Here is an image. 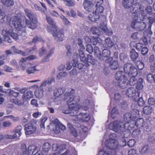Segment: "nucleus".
I'll use <instances>...</instances> for the list:
<instances>
[{
  "instance_id": "34",
  "label": "nucleus",
  "mask_w": 155,
  "mask_h": 155,
  "mask_svg": "<svg viewBox=\"0 0 155 155\" xmlns=\"http://www.w3.org/2000/svg\"><path fill=\"white\" fill-rule=\"evenodd\" d=\"M137 85L136 87L137 89L138 90H140L143 87V79L141 78H140L138 79V81L136 83Z\"/></svg>"
},
{
  "instance_id": "5",
  "label": "nucleus",
  "mask_w": 155,
  "mask_h": 155,
  "mask_svg": "<svg viewBox=\"0 0 155 155\" xmlns=\"http://www.w3.org/2000/svg\"><path fill=\"white\" fill-rule=\"evenodd\" d=\"M75 93L74 89H70L69 92H67L64 94V100L68 99V101H70V103L72 104H78L80 101V98L79 96H74Z\"/></svg>"
},
{
  "instance_id": "53",
  "label": "nucleus",
  "mask_w": 155,
  "mask_h": 155,
  "mask_svg": "<svg viewBox=\"0 0 155 155\" xmlns=\"http://www.w3.org/2000/svg\"><path fill=\"white\" fill-rule=\"evenodd\" d=\"M67 76V73L63 71L59 72L57 75V78L60 79L62 78L66 77Z\"/></svg>"
},
{
  "instance_id": "14",
  "label": "nucleus",
  "mask_w": 155,
  "mask_h": 155,
  "mask_svg": "<svg viewBox=\"0 0 155 155\" xmlns=\"http://www.w3.org/2000/svg\"><path fill=\"white\" fill-rule=\"evenodd\" d=\"M134 124H131L130 128H134V125L136 126L137 127L139 128L143 127L145 125V122L144 121L143 119L142 118H139L137 119L136 121L135 120H134Z\"/></svg>"
},
{
  "instance_id": "50",
  "label": "nucleus",
  "mask_w": 155,
  "mask_h": 155,
  "mask_svg": "<svg viewBox=\"0 0 155 155\" xmlns=\"http://www.w3.org/2000/svg\"><path fill=\"white\" fill-rule=\"evenodd\" d=\"M99 39H100V38L98 37H93L92 38V41L91 43L93 44L94 45H96L99 42Z\"/></svg>"
},
{
  "instance_id": "37",
  "label": "nucleus",
  "mask_w": 155,
  "mask_h": 155,
  "mask_svg": "<svg viewBox=\"0 0 155 155\" xmlns=\"http://www.w3.org/2000/svg\"><path fill=\"white\" fill-rule=\"evenodd\" d=\"M119 114L118 110L116 107H114L111 111V117L113 118H115L117 115Z\"/></svg>"
},
{
  "instance_id": "6",
  "label": "nucleus",
  "mask_w": 155,
  "mask_h": 155,
  "mask_svg": "<svg viewBox=\"0 0 155 155\" xmlns=\"http://www.w3.org/2000/svg\"><path fill=\"white\" fill-rule=\"evenodd\" d=\"M37 122L35 120H31L25 126V130L26 135H30L33 133L36 130Z\"/></svg>"
},
{
  "instance_id": "51",
  "label": "nucleus",
  "mask_w": 155,
  "mask_h": 155,
  "mask_svg": "<svg viewBox=\"0 0 155 155\" xmlns=\"http://www.w3.org/2000/svg\"><path fill=\"white\" fill-rule=\"evenodd\" d=\"M37 49V47L35 45H34L33 47L29 48H28L25 50V51L28 55L30 54V53H31L32 52L35 51Z\"/></svg>"
},
{
  "instance_id": "17",
  "label": "nucleus",
  "mask_w": 155,
  "mask_h": 155,
  "mask_svg": "<svg viewBox=\"0 0 155 155\" xmlns=\"http://www.w3.org/2000/svg\"><path fill=\"white\" fill-rule=\"evenodd\" d=\"M112 59V58H109L107 59V60H106L105 61L107 62V61L109 62V65L110 66V68L112 70L116 69H117L119 67V64L118 62L117 61H114L111 64L110 63Z\"/></svg>"
},
{
  "instance_id": "31",
  "label": "nucleus",
  "mask_w": 155,
  "mask_h": 155,
  "mask_svg": "<svg viewBox=\"0 0 155 155\" xmlns=\"http://www.w3.org/2000/svg\"><path fill=\"white\" fill-rule=\"evenodd\" d=\"M81 61L84 63L87 62V56H85L83 51H78Z\"/></svg>"
},
{
  "instance_id": "11",
  "label": "nucleus",
  "mask_w": 155,
  "mask_h": 155,
  "mask_svg": "<svg viewBox=\"0 0 155 155\" xmlns=\"http://www.w3.org/2000/svg\"><path fill=\"white\" fill-rule=\"evenodd\" d=\"M90 115L86 113H81L75 118H72V120L73 121H82L87 122L90 119Z\"/></svg>"
},
{
  "instance_id": "26",
  "label": "nucleus",
  "mask_w": 155,
  "mask_h": 155,
  "mask_svg": "<svg viewBox=\"0 0 155 155\" xmlns=\"http://www.w3.org/2000/svg\"><path fill=\"white\" fill-rule=\"evenodd\" d=\"M94 54L96 57L100 59H101L102 54L99 48L96 46H95L94 48Z\"/></svg>"
},
{
  "instance_id": "41",
  "label": "nucleus",
  "mask_w": 155,
  "mask_h": 155,
  "mask_svg": "<svg viewBox=\"0 0 155 155\" xmlns=\"http://www.w3.org/2000/svg\"><path fill=\"white\" fill-rule=\"evenodd\" d=\"M96 9L95 12L97 14L99 15V14L102 13L104 11V8L101 5H100L96 6Z\"/></svg>"
},
{
  "instance_id": "4",
  "label": "nucleus",
  "mask_w": 155,
  "mask_h": 155,
  "mask_svg": "<svg viewBox=\"0 0 155 155\" xmlns=\"http://www.w3.org/2000/svg\"><path fill=\"white\" fill-rule=\"evenodd\" d=\"M106 147L110 150V152L111 153H106V152L104 151V153L106 155H116V152L118 148L119 147V144L116 140L114 139H110L107 140L105 143ZM101 151H100L99 152V155H101ZM102 155H105L103 154Z\"/></svg>"
},
{
  "instance_id": "23",
  "label": "nucleus",
  "mask_w": 155,
  "mask_h": 155,
  "mask_svg": "<svg viewBox=\"0 0 155 155\" xmlns=\"http://www.w3.org/2000/svg\"><path fill=\"white\" fill-rule=\"evenodd\" d=\"M2 35L4 36V40L8 43L12 42V40L8 36L9 35L8 31L7 30H4L2 31Z\"/></svg>"
},
{
  "instance_id": "58",
  "label": "nucleus",
  "mask_w": 155,
  "mask_h": 155,
  "mask_svg": "<svg viewBox=\"0 0 155 155\" xmlns=\"http://www.w3.org/2000/svg\"><path fill=\"white\" fill-rule=\"evenodd\" d=\"M22 129V127L21 126H18L16 127L15 132L18 134L19 137L21 135V130Z\"/></svg>"
},
{
  "instance_id": "16",
  "label": "nucleus",
  "mask_w": 155,
  "mask_h": 155,
  "mask_svg": "<svg viewBox=\"0 0 155 155\" xmlns=\"http://www.w3.org/2000/svg\"><path fill=\"white\" fill-rule=\"evenodd\" d=\"M115 78L117 81H121V80L127 78L125 76L124 72L122 71L117 72L115 74Z\"/></svg>"
},
{
  "instance_id": "9",
  "label": "nucleus",
  "mask_w": 155,
  "mask_h": 155,
  "mask_svg": "<svg viewBox=\"0 0 155 155\" xmlns=\"http://www.w3.org/2000/svg\"><path fill=\"white\" fill-rule=\"evenodd\" d=\"M67 104L71 111L66 113H69L70 115L72 117V118H75L79 114L78 110L80 108V105L78 104H72L70 103V101L67 102Z\"/></svg>"
},
{
  "instance_id": "49",
  "label": "nucleus",
  "mask_w": 155,
  "mask_h": 155,
  "mask_svg": "<svg viewBox=\"0 0 155 155\" xmlns=\"http://www.w3.org/2000/svg\"><path fill=\"white\" fill-rule=\"evenodd\" d=\"M64 24L66 25H70L71 23L70 21L63 15L60 16Z\"/></svg>"
},
{
  "instance_id": "59",
  "label": "nucleus",
  "mask_w": 155,
  "mask_h": 155,
  "mask_svg": "<svg viewBox=\"0 0 155 155\" xmlns=\"http://www.w3.org/2000/svg\"><path fill=\"white\" fill-rule=\"evenodd\" d=\"M149 146L147 145H145L141 150V153H145L147 152L149 149Z\"/></svg>"
},
{
  "instance_id": "47",
  "label": "nucleus",
  "mask_w": 155,
  "mask_h": 155,
  "mask_svg": "<svg viewBox=\"0 0 155 155\" xmlns=\"http://www.w3.org/2000/svg\"><path fill=\"white\" fill-rule=\"evenodd\" d=\"M148 35V33L147 31H144L143 32L144 36L142 38V40L143 41L144 44L146 45L148 44L147 40V37Z\"/></svg>"
},
{
  "instance_id": "40",
  "label": "nucleus",
  "mask_w": 155,
  "mask_h": 155,
  "mask_svg": "<svg viewBox=\"0 0 155 155\" xmlns=\"http://www.w3.org/2000/svg\"><path fill=\"white\" fill-rule=\"evenodd\" d=\"M64 2L65 5L68 7L73 6L75 5V2L72 0H64Z\"/></svg>"
},
{
  "instance_id": "8",
  "label": "nucleus",
  "mask_w": 155,
  "mask_h": 155,
  "mask_svg": "<svg viewBox=\"0 0 155 155\" xmlns=\"http://www.w3.org/2000/svg\"><path fill=\"white\" fill-rule=\"evenodd\" d=\"M142 5L140 4L139 2H136L135 3L134 2L132 7V13H133L132 15L133 16L136 15H138V13L140 11L141 13H139V16L140 15H142L143 17V20L144 18L145 14L144 13V10H142Z\"/></svg>"
},
{
  "instance_id": "28",
  "label": "nucleus",
  "mask_w": 155,
  "mask_h": 155,
  "mask_svg": "<svg viewBox=\"0 0 155 155\" xmlns=\"http://www.w3.org/2000/svg\"><path fill=\"white\" fill-rule=\"evenodd\" d=\"M11 49L15 53L21 54L23 56L28 55V54L26 52H24L21 50H19L18 49L16 48L15 46H12Z\"/></svg>"
},
{
  "instance_id": "18",
  "label": "nucleus",
  "mask_w": 155,
  "mask_h": 155,
  "mask_svg": "<svg viewBox=\"0 0 155 155\" xmlns=\"http://www.w3.org/2000/svg\"><path fill=\"white\" fill-rule=\"evenodd\" d=\"M93 5L92 1L88 0H84L83 3V6L84 9L87 11L89 12Z\"/></svg>"
},
{
  "instance_id": "12",
  "label": "nucleus",
  "mask_w": 155,
  "mask_h": 155,
  "mask_svg": "<svg viewBox=\"0 0 155 155\" xmlns=\"http://www.w3.org/2000/svg\"><path fill=\"white\" fill-rule=\"evenodd\" d=\"M88 19L91 21H96L98 20L101 21V22L106 21V17L105 15H98L95 12L92 13L91 14H89L88 17Z\"/></svg>"
},
{
  "instance_id": "2",
  "label": "nucleus",
  "mask_w": 155,
  "mask_h": 155,
  "mask_svg": "<svg viewBox=\"0 0 155 155\" xmlns=\"http://www.w3.org/2000/svg\"><path fill=\"white\" fill-rule=\"evenodd\" d=\"M124 119L125 124L116 120L110 123L108 128L116 132L119 133L124 137L126 138L130 135V128L131 125L130 123H134L135 117L132 114L127 112L124 114Z\"/></svg>"
},
{
  "instance_id": "36",
  "label": "nucleus",
  "mask_w": 155,
  "mask_h": 155,
  "mask_svg": "<svg viewBox=\"0 0 155 155\" xmlns=\"http://www.w3.org/2000/svg\"><path fill=\"white\" fill-rule=\"evenodd\" d=\"M135 101H137L138 105L140 107H142L145 104V101L143 100V97H140V95H138V98Z\"/></svg>"
},
{
  "instance_id": "57",
  "label": "nucleus",
  "mask_w": 155,
  "mask_h": 155,
  "mask_svg": "<svg viewBox=\"0 0 155 155\" xmlns=\"http://www.w3.org/2000/svg\"><path fill=\"white\" fill-rule=\"evenodd\" d=\"M86 51H88L89 54H91L93 52V48L92 46L89 44L87 45Z\"/></svg>"
},
{
  "instance_id": "1",
  "label": "nucleus",
  "mask_w": 155,
  "mask_h": 155,
  "mask_svg": "<svg viewBox=\"0 0 155 155\" xmlns=\"http://www.w3.org/2000/svg\"><path fill=\"white\" fill-rule=\"evenodd\" d=\"M25 14L30 20L25 18V24L21 21V19L18 16H14L11 18L10 21L12 22L16 29L19 31L20 35L25 37L26 32L25 28L26 26L32 29H34L37 27L38 19L36 15L28 8L24 10Z\"/></svg>"
},
{
  "instance_id": "19",
  "label": "nucleus",
  "mask_w": 155,
  "mask_h": 155,
  "mask_svg": "<svg viewBox=\"0 0 155 155\" xmlns=\"http://www.w3.org/2000/svg\"><path fill=\"white\" fill-rule=\"evenodd\" d=\"M33 94L30 91H28L23 94L22 97L24 101H27L30 100L33 97Z\"/></svg>"
},
{
  "instance_id": "39",
  "label": "nucleus",
  "mask_w": 155,
  "mask_h": 155,
  "mask_svg": "<svg viewBox=\"0 0 155 155\" xmlns=\"http://www.w3.org/2000/svg\"><path fill=\"white\" fill-rule=\"evenodd\" d=\"M9 35L15 40H17L18 38V34L14 32L12 29H10L8 31Z\"/></svg>"
},
{
  "instance_id": "64",
  "label": "nucleus",
  "mask_w": 155,
  "mask_h": 155,
  "mask_svg": "<svg viewBox=\"0 0 155 155\" xmlns=\"http://www.w3.org/2000/svg\"><path fill=\"white\" fill-rule=\"evenodd\" d=\"M141 50V53L143 55L147 54L148 51V48L146 47H143Z\"/></svg>"
},
{
  "instance_id": "25",
  "label": "nucleus",
  "mask_w": 155,
  "mask_h": 155,
  "mask_svg": "<svg viewBox=\"0 0 155 155\" xmlns=\"http://www.w3.org/2000/svg\"><path fill=\"white\" fill-rule=\"evenodd\" d=\"M44 90L43 88H39L38 90L35 91V95L36 97L39 99L42 97L44 95Z\"/></svg>"
},
{
  "instance_id": "27",
  "label": "nucleus",
  "mask_w": 155,
  "mask_h": 155,
  "mask_svg": "<svg viewBox=\"0 0 155 155\" xmlns=\"http://www.w3.org/2000/svg\"><path fill=\"white\" fill-rule=\"evenodd\" d=\"M37 147L35 145L32 144L29 145L27 149V151L30 155H33L34 152L36 150Z\"/></svg>"
},
{
  "instance_id": "42",
  "label": "nucleus",
  "mask_w": 155,
  "mask_h": 155,
  "mask_svg": "<svg viewBox=\"0 0 155 155\" xmlns=\"http://www.w3.org/2000/svg\"><path fill=\"white\" fill-rule=\"evenodd\" d=\"M36 66H35L28 68L26 70V72L28 74L34 73V72L37 71H38L36 68Z\"/></svg>"
},
{
  "instance_id": "21",
  "label": "nucleus",
  "mask_w": 155,
  "mask_h": 155,
  "mask_svg": "<svg viewBox=\"0 0 155 155\" xmlns=\"http://www.w3.org/2000/svg\"><path fill=\"white\" fill-rule=\"evenodd\" d=\"M2 3L7 7H11L14 4V0H1Z\"/></svg>"
},
{
  "instance_id": "13",
  "label": "nucleus",
  "mask_w": 155,
  "mask_h": 155,
  "mask_svg": "<svg viewBox=\"0 0 155 155\" xmlns=\"http://www.w3.org/2000/svg\"><path fill=\"white\" fill-rule=\"evenodd\" d=\"M27 147L25 143H22L21 146L20 150L18 151L16 155H30L27 153ZM33 155H42V154L37 151Z\"/></svg>"
},
{
  "instance_id": "3",
  "label": "nucleus",
  "mask_w": 155,
  "mask_h": 155,
  "mask_svg": "<svg viewBox=\"0 0 155 155\" xmlns=\"http://www.w3.org/2000/svg\"><path fill=\"white\" fill-rule=\"evenodd\" d=\"M46 18L48 23L50 25L47 26V31L51 34L54 37H58L60 41H62L64 36L63 31L58 30L56 23L51 17L46 15Z\"/></svg>"
},
{
  "instance_id": "38",
  "label": "nucleus",
  "mask_w": 155,
  "mask_h": 155,
  "mask_svg": "<svg viewBox=\"0 0 155 155\" xmlns=\"http://www.w3.org/2000/svg\"><path fill=\"white\" fill-rule=\"evenodd\" d=\"M105 44L107 47H112L114 45V43L110 38H107L105 40Z\"/></svg>"
},
{
  "instance_id": "20",
  "label": "nucleus",
  "mask_w": 155,
  "mask_h": 155,
  "mask_svg": "<svg viewBox=\"0 0 155 155\" xmlns=\"http://www.w3.org/2000/svg\"><path fill=\"white\" fill-rule=\"evenodd\" d=\"M138 56V54L136 51L135 49H132L130 51V57L132 61H135Z\"/></svg>"
},
{
  "instance_id": "55",
  "label": "nucleus",
  "mask_w": 155,
  "mask_h": 155,
  "mask_svg": "<svg viewBox=\"0 0 155 155\" xmlns=\"http://www.w3.org/2000/svg\"><path fill=\"white\" fill-rule=\"evenodd\" d=\"M66 48L68 50L67 53V55L68 57H71V55L72 53L71 52V47L70 45H66Z\"/></svg>"
},
{
  "instance_id": "30",
  "label": "nucleus",
  "mask_w": 155,
  "mask_h": 155,
  "mask_svg": "<svg viewBox=\"0 0 155 155\" xmlns=\"http://www.w3.org/2000/svg\"><path fill=\"white\" fill-rule=\"evenodd\" d=\"M65 91V89L64 87H60L58 88L57 90L58 93H54V96L58 97L63 94Z\"/></svg>"
},
{
  "instance_id": "44",
  "label": "nucleus",
  "mask_w": 155,
  "mask_h": 155,
  "mask_svg": "<svg viewBox=\"0 0 155 155\" xmlns=\"http://www.w3.org/2000/svg\"><path fill=\"white\" fill-rule=\"evenodd\" d=\"M138 18V15H134V17H133L134 19L131 22V26L133 28H135V25L137 22Z\"/></svg>"
},
{
  "instance_id": "29",
  "label": "nucleus",
  "mask_w": 155,
  "mask_h": 155,
  "mask_svg": "<svg viewBox=\"0 0 155 155\" xmlns=\"http://www.w3.org/2000/svg\"><path fill=\"white\" fill-rule=\"evenodd\" d=\"M90 103L88 99H86L84 101L83 103V105L81 106V108L85 111H87L88 110V106Z\"/></svg>"
},
{
  "instance_id": "61",
  "label": "nucleus",
  "mask_w": 155,
  "mask_h": 155,
  "mask_svg": "<svg viewBox=\"0 0 155 155\" xmlns=\"http://www.w3.org/2000/svg\"><path fill=\"white\" fill-rule=\"evenodd\" d=\"M53 131L56 134H58L61 132V131L57 124L55 125V127L53 129Z\"/></svg>"
},
{
  "instance_id": "48",
  "label": "nucleus",
  "mask_w": 155,
  "mask_h": 155,
  "mask_svg": "<svg viewBox=\"0 0 155 155\" xmlns=\"http://www.w3.org/2000/svg\"><path fill=\"white\" fill-rule=\"evenodd\" d=\"M141 131L138 129H134L132 132V135L134 137L136 138L140 134Z\"/></svg>"
},
{
  "instance_id": "32",
  "label": "nucleus",
  "mask_w": 155,
  "mask_h": 155,
  "mask_svg": "<svg viewBox=\"0 0 155 155\" xmlns=\"http://www.w3.org/2000/svg\"><path fill=\"white\" fill-rule=\"evenodd\" d=\"M110 55V51L107 49H104L102 51V57H101V60L103 59V57L108 58H109Z\"/></svg>"
},
{
  "instance_id": "43",
  "label": "nucleus",
  "mask_w": 155,
  "mask_h": 155,
  "mask_svg": "<svg viewBox=\"0 0 155 155\" xmlns=\"http://www.w3.org/2000/svg\"><path fill=\"white\" fill-rule=\"evenodd\" d=\"M148 19L149 20V26L151 27L153 23L155 22V13L153 14L151 17H148Z\"/></svg>"
},
{
  "instance_id": "63",
  "label": "nucleus",
  "mask_w": 155,
  "mask_h": 155,
  "mask_svg": "<svg viewBox=\"0 0 155 155\" xmlns=\"http://www.w3.org/2000/svg\"><path fill=\"white\" fill-rule=\"evenodd\" d=\"M12 124V123L10 121H6L3 122L2 126L4 127H9L11 126Z\"/></svg>"
},
{
  "instance_id": "24",
  "label": "nucleus",
  "mask_w": 155,
  "mask_h": 155,
  "mask_svg": "<svg viewBox=\"0 0 155 155\" xmlns=\"http://www.w3.org/2000/svg\"><path fill=\"white\" fill-rule=\"evenodd\" d=\"M153 110V109L152 107L147 105L144 106L143 109V113L147 115L151 114Z\"/></svg>"
},
{
  "instance_id": "46",
  "label": "nucleus",
  "mask_w": 155,
  "mask_h": 155,
  "mask_svg": "<svg viewBox=\"0 0 155 155\" xmlns=\"http://www.w3.org/2000/svg\"><path fill=\"white\" fill-rule=\"evenodd\" d=\"M136 66L137 69L140 70L143 69L144 68V64L140 61H138L136 63Z\"/></svg>"
},
{
  "instance_id": "7",
  "label": "nucleus",
  "mask_w": 155,
  "mask_h": 155,
  "mask_svg": "<svg viewBox=\"0 0 155 155\" xmlns=\"http://www.w3.org/2000/svg\"><path fill=\"white\" fill-rule=\"evenodd\" d=\"M124 72L129 76H137L138 74L137 69L132 64L127 63L124 66Z\"/></svg>"
},
{
  "instance_id": "56",
  "label": "nucleus",
  "mask_w": 155,
  "mask_h": 155,
  "mask_svg": "<svg viewBox=\"0 0 155 155\" xmlns=\"http://www.w3.org/2000/svg\"><path fill=\"white\" fill-rule=\"evenodd\" d=\"M5 14L4 12H1L0 13V23H3L5 21Z\"/></svg>"
},
{
  "instance_id": "22",
  "label": "nucleus",
  "mask_w": 155,
  "mask_h": 155,
  "mask_svg": "<svg viewBox=\"0 0 155 155\" xmlns=\"http://www.w3.org/2000/svg\"><path fill=\"white\" fill-rule=\"evenodd\" d=\"M127 78L121 80V81H117L118 85L121 88L124 89L126 88L127 85Z\"/></svg>"
},
{
  "instance_id": "45",
  "label": "nucleus",
  "mask_w": 155,
  "mask_h": 155,
  "mask_svg": "<svg viewBox=\"0 0 155 155\" xmlns=\"http://www.w3.org/2000/svg\"><path fill=\"white\" fill-rule=\"evenodd\" d=\"M87 62L90 63L93 65H94L95 60L92 56L89 54H87Z\"/></svg>"
},
{
  "instance_id": "62",
  "label": "nucleus",
  "mask_w": 155,
  "mask_h": 155,
  "mask_svg": "<svg viewBox=\"0 0 155 155\" xmlns=\"http://www.w3.org/2000/svg\"><path fill=\"white\" fill-rule=\"evenodd\" d=\"M50 148V145L49 143L46 142L45 143L43 146V149L45 151H48Z\"/></svg>"
},
{
  "instance_id": "15",
  "label": "nucleus",
  "mask_w": 155,
  "mask_h": 155,
  "mask_svg": "<svg viewBox=\"0 0 155 155\" xmlns=\"http://www.w3.org/2000/svg\"><path fill=\"white\" fill-rule=\"evenodd\" d=\"M134 2V0H123L122 3L124 8L128 9L132 8Z\"/></svg>"
},
{
  "instance_id": "33",
  "label": "nucleus",
  "mask_w": 155,
  "mask_h": 155,
  "mask_svg": "<svg viewBox=\"0 0 155 155\" xmlns=\"http://www.w3.org/2000/svg\"><path fill=\"white\" fill-rule=\"evenodd\" d=\"M132 76L128 81L129 84L131 86H134L136 84L137 81V79L136 78L137 76Z\"/></svg>"
},
{
  "instance_id": "35",
  "label": "nucleus",
  "mask_w": 155,
  "mask_h": 155,
  "mask_svg": "<svg viewBox=\"0 0 155 155\" xmlns=\"http://www.w3.org/2000/svg\"><path fill=\"white\" fill-rule=\"evenodd\" d=\"M77 42L80 47V49L78 50V51H83L85 49L82 39L80 38H78L77 40Z\"/></svg>"
},
{
  "instance_id": "52",
  "label": "nucleus",
  "mask_w": 155,
  "mask_h": 155,
  "mask_svg": "<svg viewBox=\"0 0 155 155\" xmlns=\"http://www.w3.org/2000/svg\"><path fill=\"white\" fill-rule=\"evenodd\" d=\"M138 26L139 30L140 31H142L145 28L146 24L144 22H141L140 23Z\"/></svg>"
},
{
  "instance_id": "54",
  "label": "nucleus",
  "mask_w": 155,
  "mask_h": 155,
  "mask_svg": "<svg viewBox=\"0 0 155 155\" xmlns=\"http://www.w3.org/2000/svg\"><path fill=\"white\" fill-rule=\"evenodd\" d=\"M47 119V117H44L41 119L40 124V127L41 128H45V123Z\"/></svg>"
},
{
  "instance_id": "10",
  "label": "nucleus",
  "mask_w": 155,
  "mask_h": 155,
  "mask_svg": "<svg viewBox=\"0 0 155 155\" xmlns=\"http://www.w3.org/2000/svg\"><path fill=\"white\" fill-rule=\"evenodd\" d=\"M126 94L128 97L133 98V101H136L138 98L140 92L139 91H136L135 88L131 87L127 89Z\"/></svg>"
},
{
  "instance_id": "60",
  "label": "nucleus",
  "mask_w": 155,
  "mask_h": 155,
  "mask_svg": "<svg viewBox=\"0 0 155 155\" xmlns=\"http://www.w3.org/2000/svg\"><path fill=\"white\" fill-rule=\"evenodd\" d=\"M136 143V141L134 139H130L127 142V145L129 147H133Z\"/></svg>"
}]
</instances>
